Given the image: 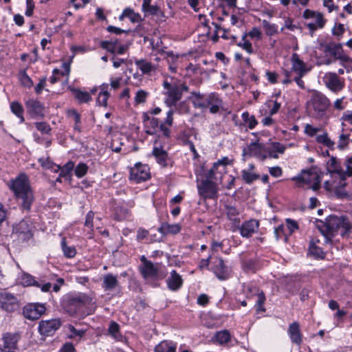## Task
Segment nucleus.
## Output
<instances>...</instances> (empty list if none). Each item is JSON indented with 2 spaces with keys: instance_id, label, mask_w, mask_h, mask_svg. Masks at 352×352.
Masks as SVG:
<instances>
[{
  "instance_id": "nucleus-58",
  "label": "nucleus",
  "mask_w": 352,
  "mask_h": 352,
  "mask_svg": "<svg viewBox=\"0 0 352 352\" xmlns=\"http://www.w3.org/2000/svg\"><path fill=\"white\" fill-rule=\"evenodd\" d=\"M174 107L180 113H186L189 111V107L185 101L180 102L179 104L177 103V105Z\"/></svg>"
},
{
  "instance_id": "nucleus-24",
  "label": "nucleus",
  "mask_w": 352,
  "mask_h": 352,
  "mask_svg": "<svg viewBox=\"0 0 352 352\" xmlns=\"http://www.w3.org/2000/svg\"><path fill=\"white\" fill-rule=\"evenodd\" d=\"M118 280L116 276L112 274H107L102 278V287L106 291H111L118 286Z\"/></svg>"
},
{
  "instance_id": "nucleus-52",
  "label": "nucleus",
  "mask_w": 352,
  "mask_h": 352,
  "mask_svg": "<svg viewBox=\"0 0 352 352\" xmlns=\"http://www.w3.org/2000/svg\"><path fill=\"white\" fill-rule=\"evenodd\" d=\"M74 167V164L72 162H67L63 168H60V176L65 177L69 174Z\"/></svg>"
},
{
  "instance_id": "nucleus-25",
  "label": "nucleus",
  "mask_w": 352,
  "mask_h": 352,
  "mask_svg": "<svg viewBox=\"0 0 352 352\" xmlns=\"http://www.w3.org/2000/svg\"><path fill=\"white\" fill-rule=\"evenodd\" d=\"M267 148V157L269 156L272 158H277L278 153H283L285 147L278 142H272L266 146Z\"/></svg>"
},
{
  "instance_id": "nucleus-16",
  "label": "nucleus",
  "mask_w": 352,
  "mask_h": 352,
  "mask_svg": "<svg viewBox=\"0 0 352 352\" xmlns=\"http://www.w3.org/2000/svg\"><path fill=\"white\" fill-rule=\"evenodd\" d=\"M25 107L28 113L31 116H43L44 106L40 101L34 99H29L25 102Z\"/></svg>"
},
{
  "instance_id": "nucleus-62",
  "label": "nucleus",
  "mask_w": 352,
  "mask_h": 352,
  "mask_svg": "<svg viewBox=\"0 0 352 352\" xmlns=\"http://www.w3.org/2000/svg\"><path fill=\"white\" fill-rule=\"evenodd\" d=\"M286 225L288 229L289 230L290 234H292L295 230H297L298 228L297 222L290 219H286Z\"/></svg>"
},
{
  "instance_id": "nucleus-50",
  "label": "nucleus",
  "mask_w": 352,
  "mask_h": 352,
  "mask_svg": "<svg viewBox=\"0 0 352 352\" xmlns=\"http://www.w3.org/2000/svg\"><path fill=\"white\" fill-rule=\"evenodd\" d=\"M317 141L320 143H322L329 147H331L334 145V142L331 141L328 137L327 133L318 135L317 137Z\"/></svg>"
},
{
  "instance_id": "nucleus-54",
  "label": "nucleus",
  "mask_w": 352,
  "mask_h": 352,
  "mask_svg": "<svg viewBox=\"0 0 352 352\" xmlns=\"http://www.w3.org/2000/svg\"><path fill=\"white\" fill-rule=\"evenodd\" d=\"M107 30L110 32V33H114L116 34H121L122 33H126V34H129V32H131V30H122L120 28H117V27H115V26H113V25H109L107 28Z\"/></svg>"
},
{
  "instance_id": "nucleus-22",
  "label": "nucleus",
  "mask_w": 352,
  "mask_h": 352,
  "mask_svg": "<svg viewBox=\"0 0 352 352\" xmlns=\"http://www.w3.org/2000/svg\"><path fill=\"white\" fill-rule=\"evenodd\" d=\"M325 83L327 87L333 91H340L344 87L339 77L335 73H330L329 76L326 77Z\"/></svg>"
},
{
  "instance_id": "nucleus-42",
  "label": "nucleus",
  "mask_w": 352,
  "mask_h": 352,
  "mask_svg": "<svg viewBox=\"0 0 352 352\" xmlns=\"http://www.w3.org/2000/svg\"><path fill=\"white\" fill-rule=\"evenodd\" d=\"M43 167H45L48 169H52L54 172H58L60 169V166L53 164L48 157L47 158H40L38 160Z\"/></svg>"
},
{
  "instance_id": "nucleus-37",
  "label": "nucleus",
  "mask_w": 352,
  "mask_h": 352,
  "mask_svg": "<svg viewBox=\"0 0 352 352\" xmlns=\"http://www.w3.org/2000/svg\"><path fill=\"white\" fill-rule=\"evenodd\" d=\"M309 253L316 258H323L324 257L322 250L311 241L309 248Z\"/></svg>"
},
{
  "instance_id": "nucleus-53",
  "label": "nucleus",
  "mask_w": 352,
  "mask_h": 352,
  "mask_svg": "<svg viewBox=\"0 0 352 352\" xmlns=\"http://www.w3.org/2000/svg\"><path fill=\"white\" fill-rule=\"evenodd\" d=\"M328 168L330 172L339 173L338 166L336 157H332L327 163Z\"/></svg>"
},
{
  "instance_id": "nucleus-14",
  "label": "nucleus",
  "mask_w": 352,
  "mask_h": 352,
  "mask_svg": "<svg viewBox=\"0 0 352 352\" xmlns=\"http://www.w3.org/2000/svg\"><path fill=\"white\" fill-rule=\"evenodd\" d=\"M20 338L19 333H6L3 336V350L7 352H14L17 349V343Z\"/></svg>"
},
{
  "instance_id": "nucleus-8",
  "label": "nucleus",
  "mask_w": 352,
  "mask_h": 352,
  "mask_svg": "<svg viewBox=\"0 0 352 352\" xmlns=\"http://www.w3.org/2000/svg\"><path fill=\"white\" fill-rule=\"evenodd\" d=\"M0 307L6 311H13L18 308L16 296L6 291L0 292Z\"/></svg>"
},
{
  "instance_id": "nucleus-38",
  "label": "nucleus",
  "mask_w": 352,
  "mask_h": 352,
  "mask_svg": "<svg viewBox=\"0 0 352 352\" xmlns=\"http://www.w3.org/2000/svg\"><path fill=\"white\" fill-rule=\"evenodd\" d=\"M242 118L244 123L248 125L250 129H253L258 123L255 117L254 116L250 115V113L247 111L243 113Z\"/></svg>"
},
{
  "instance_id": "nucleus-5",
  "label": "nucleus",
  "mask_w": 352,
  "mask_h": 352,
  "mask_svg": "<svg viewBox=\"0 0 352 352\" xmlns=\"http://www.w3.org/2000/svg\"><path fill=\"white\" fill-rule=\"evenodd\" d=\"M321 174L315 168L309 170H303L301 174L293 178L298 187L307 186L308 188L316 191L320 188Z\"/></svg>"
},
{
  "instance_id": "nucleus-9",
  "label": "nucleus",
  "mask_w": 352,
  "mask_h": 352,
  "mask_svg": "<svg viewBox=\"0 0 352 352\" xmlns=\"http://www.w3.org/2000/svg\"><path fill=\"white\" fill-rule=\"evenodd\" d=\"M61 325L60 319L42 320L39 323V332L41 335L51 336L54 334Z\"/></svg>"
},
{
  "instance_id": "nucleus-31",
  "label": "nucleus",
  "mask_w": 352,
  "mask_h": 352,
  "mask_svg": "<svg viewBox=\"0 0 352 352\" xmlns=\"http://www.w3.org/2000/svg\"><path fill=\"white\" fill-rule=\"evenodd\" d=\"M176 346L167 341L161 342L155 347V352H175Z\"/></svg>"
},
{
  "instance_id": "nucleus-57",
  "label": "nucleus",
  "mask_w": 352,
  "mask_h": 352,
  "mask_svg": "<svg viewBox=\"0 0 352 352\" xmlns=\"http://www.w3.org/2000/svg\"><path fill=\"white\" fill-rule=\"evenodd\" d=\"M236 45L239 47H241L243 50H245L248 54L253 53L252 45V43L249 41H245L243 43L242 42L237 43Z\"/></svg>"
},
{
  "instance_id": "nucleus-32",
  "label": "nucleus",
  "mask_w": 352,
  "mask_h": 352,
  "mask_svg": "<svg viewBox=\"0 0 352 352\" xmlns=\"http://www.w3.org/2000/svg\"><path fill=\"white\" fill-rule=\"evenodd\" d=\"M249 291L250 292H252L253 291L255 292L256 294L257 295V301H256V307L257 311H265V309L263 307V305L265 300V296L263 292H259V290L257 288H249Z\"/></svg>"
},
{
  "instance_id": "nucleus-40",
  "label": "nucleus",
  "mask_w": 352,
  "mask_h": 352,
  "mask_svg": "<svg viewBox=\"0 0 352 352\" xmlns=\"http://www.w3.org/2000/svg\"><path fill=\"white\" fill-rule=\"evenodd\" d=\"M262 23L267 35L273 36L278 33L277 25L275 24H270L267 20H263Z\"/></svg>"
},
{
  "instance_id": "nucleus-55",
  "label": "nucleus",
  "mask_w": 352,
  "mask_h": 352,
  "mask_svg": "<svg viewBox=\"0 0 352 352\" xmlns=\"http://www.w3.org/2000/svg\"><path fill=\"white\" fill-rule=\"evenodd\" d=\"M342 51V47L340 43L336 44L333 43L331 56H333L336 59Z\"/></svg>"
},
{
  "instance_id": "nucleus-18",
  "label": "nucleus",
  "mask_w": 352,
  "mask_h": 352,
  "mask_svg": "<svg viewBox=\"0 0 352 352\" xmlns=\"http://www.w3.org/2000/svg\"><path fill=\"white\" fill-rule=\"evenodd\" d=\"M259 226L258 221L251 219L243 223L240 228V233L243 237H250L257 232Z\"/></svg>"
},
{
  "instance_id": "nucleus-48",
  "label": "nucleus",
  "mask_w": 352,
  "mask_h": 352,
  "mask_svg": "<svg viewBox=\"0 0 352 352\" xmlns=\"http://www.w3.org/2000/svg\"><path fill=\"white\" fill-rule=\"evenodd\" d=\"M230 164V162L228 160V157H223L222 160L218 161L217 162L214 163L213 164V166L212 167V168L210 170V172H209V177H212L213 175H214V172H215V170L217 168V166L219 165H227Z\"/></svg>"
},
{
  "instance_id": "nucleus-35",
  "label": "nucleus",
  "mask_w": 352,
  "mask_h": 352,
  "mask_svg": "<svg viewBox=\"0 0 352 352\" xmlns=\"http://www.w3.org/2000/svg\"><path fill=\"white\" fill-rule=\"evenodd\" d=\"M214 338L219 344H223L230 340V334L227 330L221 331L215 334Z\"/></svg>"
},
{
  "instance_id": "nucleus-12",
  "label": "nucleus",
  "mask_w": 352,
  "mask_h": 352,
  "mask_svg": "<svg viewBox=\"0 0 352 352\" xmlns=\"http://www.w3.org/2000/svg\"><path fill=\"white\" fill-rule=\"evenodd\" d=\"M173 111L170 109L167 112L166 118L164 122H161L159 119L152 117L148 126L153 129H155L159 126L162 132H169V130L166 125L170 126L172 124L173 120Z\"/></svg>"
},
{
  "instance_id": "nucleus-30",
  "label": "nucleus",
  "mask_w": 352,
  "mask_h": 352,
  "mask_svg": "<svg viewBox=\"0 0 352 352\" xmlns=\"http://www.w3.org/2000/svg\"><path fill=\"white\" fill-rule=\"evenodd\" d=\"M18 78L22 86L29 89L33 86V81L27 74L25 69L19 71L18 74Z\"/></svg>"
},
{
  "instance_id": "nucleus-23",
  "label": "nucleus",
  "mask_w": 352,
  "mask_h": 352,
  "mask_svg": "<svg viewBox=\"0 0 352 352\" xmlns=\"http://www.w3.org/2000/svg\"><path fill=\"white\" fill-rule=\"evenodd\" d=\"M183 283L182 276L176 271L173 270L170 276L167 279V285L170 290L176 291L179 289Z\"/></svg>"
},
{
  "instance_id": "nucleus-39",
  "label": "nucleus",
  "mask_w": 352,
  "mask_h": 352,
  "mask_svg": "<svg viewBox=\"0 0 352 352\" xmlns=\"http://www.w3.org/2000/svg\"><path fill=\"white\" fill-rule=\"evenodd\" d=\"M241 176L243 179L247 184H251L252 182L258 179L259 178V175L254 173H252L250 170H243L241 172Z\"/></svg>"
},
{
  "instance_id": "nucleus-4",
  "label": "nucleus",
  "mask_w": 352,
  "mask_h": 352,
  "mask_svg": "<svg viewBox=\"0 0 352 352\" xmlns=\"http://www.w3.org/2000/svg\"><path fill=\"white\" fill-rule=\"evenodd\" d=\"M195 108L207 109L210 107L212 113L219 112L222 106V100L217 93H210L208 95L199 92L192 91L188 97Z\"/></svg>"
},
{
  "instance_id": "nucleus-27",
  "label": "nucleus",
  "mask_w": 352,
  "mask_h": 352,
  "mask_svg": "<svg viewBox=\"0 0 352 352\" xmlns=\"http://www.w3.org/2000/svg\"><path fill=\"white\" fill-rule=\"evenodd\" d=\"M292 71H294L299 73H307V70L306 69L305 63L300 59L299 56L294 53L292 56Z\"/></svg>"
},
{
  "instance_id": "nucleus-56",
  "label": "nucleus",
  "mask_w": 352,
  "mask_h": 352,
  "mask_svg": "<svg viewBox=\"0 0 352 352\" xmlns=\"http://www.w3.org/2000/svg\"><path fill=\"white\" fill-rule=\"evenodd\" d=\"M94 212L93 211H89L86 216V219L85 222V226L90 229L94 228Z\"/></svg>"
},
{
  "instance_id": "nucleus-44",
  "label": "nucleus",
  "mask_w": 352,
  "mask_h": 352,
  "mask_svg": "<svg viewBox=\"0 0 352 352\" xmlns=\"http://www.w3.org/2000/svg\"><path fill=\"white\" fill-rule=\"evenodd\" d=\"M108 331L109 333L116 339H118V338L120 336L119 325L115 322H111Z\"/></svg>"
},
{
  "instance_id": "nucleus-60",
  "label": "nucleus",
  "mask_w": 352,
  "mask_h": 352,
  "mask_svg": "<svg viewBox=\"0 0 352 352\" xmlns=\"http://www.w3.org/2000/svg\"><path fill=\"white\" fill-rule=\"evenodd\" d=\"M27 9L25 10V15L27 16H32L34 9V3L33 0H26Z\"/></svg>"
},
{
  "instance_id": "nucleus-29",
  "label": "nucleus",
  "mask_w": 352,
  "mask_h": 352,
  "mask_svg": "<svg viewBox=\"0 0 352 352\" xmlns=\"http://www.w3.org/2000/svg\"><path fill=\"white\" fill-rule=\"evenodd\" d=\"M11 111L19 118H20L21 122L24 121L23 118V107L22 104L18 101H13L10 103Z\"/></svg>"
},
{
  "instance_id": "nucleus-59",
  "label": "nucleus",
  "mask_w": 352,
  "mask_h": 352,
  "mask_svg": "<svg viewBox=\"0 0 352 352\" xmlns=\"http://www.w3.org/2000/svg\"><path fill=\"white\" fill-rule=\"evenodd\" d=\"M46 77H43L40 79L39 82L36 85L34 89L36 94H41L42 91L43 90L46 85Z\"/></svg>"
},
{
  "instance_id": "nucleus-6",
  "label": "nucleus",
  "mask_w": 352,
  "mask_h": 352,
  "mask_svg": "<svg viewBox=\"0 0 352 352\" xmlns=\"http://www.w3.org/2000/svg\"><path fill=\"white\" fill-rule=\"evenodd\" d=\"M243 156L244 158L246 157H256L264 160L267 158L266 146H263L258 142H253L243 148Z\"/></svg>"
},
{
  "instance_id": "nucleus-15",
  "label": "nucleus",
  "mask_w": 352,
  "mask_h": 352,
  "mask_svg": "<svg viewBox=\"0 0 352 352\" xmlns=\"http://www.w3.org/2000/svg\"><path fill=\"white\" fill-rule=\"evenodd\" d=\"M21 283L25 287L28 286H36L38 287H41V290L43 292H48L52 287L50 283H47L41 285L36 280H35L34 278L28 273H23L21 277L20 278Z\"/></svg>"
},
{
  "instance_id": "nucleus-49",
  "label": "nucleus",
  "mask_w": 352,
  "mask_h": 352,
  "mask_svg": "<svg viewBox=\"0 0 352 352\" xmlns=\"http://www.w3.org/2000/svg\"><path fill=\"white\" fill-rule=\"evenodd\" d=\"M68 329L70 331V333L68 335V337L70 339H74L76 337L81 338L84 335V331L82 330H76L74 327L72 325H69Z\"/></svg>"
},
{
  "instance_id": "nucleus-7",
  "label": "nucleus",
  "mask_w": 352,
  "mask_h": 352,
  "mask_svg": "<svg viewBox=\"0 0 352 352\" xmlns=\"http://www.w3.org/2000/svg\"><path fill=\"white\" fill-rule=\"evenodd\" d=\"M12 235L20 241H24L32 236V225L29 221L23 220L13 227Z\"/></svg>"
},
{
  "instance_id": "nucleus-34",
  "label": "nucleus",
  "mask_w": 352,
  "mask_h": 352,
  "mask_svg": "<svg viewBox=\"0 0 352 352\" xmlns=\"http://www.w3.org/2000/svg\"><path fill=\"white\" fill-rule=\"evenodd\" d=\"M135 64L142 72L145 74H149L153 69L152 64L144 59L135 60Z\"/></svg>"
},
{
  "instance_id": "nucleus-41",
  "label": "nucleus",
  "mask_w": 352,
  "mask_h": 352,
  "mask_svg": "<svg viewBox=\"0 0 352 352\" xmlns=\"http://www.w3.org/2000/svg\"><path fill=\"white\" fill-rule=\"evenodd\" d=\"M100 47L113 54L111 60H114L116 58L115 54L116 52V47L109 42V41H101L100 42Z\"/></svg>"
},
{
  "instance_id": "nucleus-13",
  "label": "nucleus",
  "mask_w": 352,
  "mask_h": 352,
  "mask_svg": "<svg viewBox=\"0 0 352 352\" xmlns=\"http://www.w3.org/2000/svg\"><path fill=\"white\" fill-rule=\"evenodd\" d=\"M199 191L204 198H214L217 196V188L213 182L206 179L199 186Z\"/></svg>"
},
{
  "instance_id": "nucleus-1",
  "label": "nucleus",
  "mask_w": 352,
  "mask_h": 352,
  "mask_svg": "<svg viewBox=\"0 0 352 352\" xmlns=\"http://www.w3.org/2000/svg\"><path fill=\"white\" fill-rule=\"evenodd\" d=\"M9 187L14 192L20 208L23 211H30L35 196L28 176L25 173H20L11 181Z\"/></svg>"
},
{
  "instance_id": "nucleus-46",
  "label": "nucleus",
  "mask_w": 352,
  "mask_h": 352,
  "mask_svg": "<svg viewBox=\"0 0 352 352\" xmlns=\"http://www.w3.org/2000/svg\"><path fill=\"white\" fill-rule=\"evenodd\" d=\"M87 170L88 166L84 163H80L76 166L75 169V174L78 177L80 178L85 175Z\"/></svg>"
},
{
  "instance_id": "nucleus-10",
  "label": "nucleus",
  "mask_w": 352,
  "mask_h": 352,
  "mask_svg": "<svg viewBox=\"0 0 352 352\" xmlns=\"http://www.w3.org/2000/svg\"><path fill=\"white\" fill-rule=\"evenodd\" d=\"M45 307L41 304H30L23 308V314L25 318L34 320L39 318L45 312Z\"/></svg>"
},
{
  "instance_id": "nucleus-28",
  "label": "nucleus",
  "mask_w": 352,
  "mask_h": 352,
  "mask_svg": "<svg viewBox=\"0 0 352 352\" xmlns=\"http://www.w3.org/2000/svg\"><path fill=\"white\" fill-rule=\"evenodd\" d=\"M153 155L155 157L157 163L162 166H166L168 162V155L166 152L161 148L154 147L153 152Z\"/></svg>"
},
{
  "instance_id": "nucleus-63",
  "label": "nucleus",
  "mask_w": 352,
  "mask_h": 352,
  "mask_svg": "<svg viewBox=\"0 0 352 352\" xmlns=\"http://www.w3.org/2000/svg\"><path fill=\"white\" fill-rule=\"evenodd\" d=\"M323 1L324 6L328 8L329 12L338 9V6L334 5L333 0H323Z\"/></svg>"
},
{
  "instance_id": "nucleus-64",
  "label": "nucleus",
  "mask_w": 352,
  "mask_h": 352,
  "mask_svg": "<svg viewBox=\"0 0 352 352\" xmlns=\"http://www.w3.org/2000/svg\"><path fill=\"white\" fill-rule=\"evenodd\" d=\"M274 234L276 240H278L283 236H284V226L283 225H280L276 228L274 229Z\"/></svg>"
},
{
  "instance_id": "nucleus-36",
  "label": "nucleus",
  "mask_w": 352,
  "mask_h": 352,
  "mask_svg": "<svg viewBox=\"0 0 352 352\" xmlns=\"http://www.w3.org/2000/svg\"><path fill=\"white\" fill-rule=\"evenodd\" d=\"M73 93L80 102H88L91 100L90 94L87 91H82L78 89H74Z\"/></svg>"
},
{
  "instance_id": "nucleus-43",
  "label": "nucleus",
  "mask_w": 352,
  "mask_h": 352,
  "mask_svg": "<svg viewBox=\"0 0 352 352\" xmlns=\"http://www.w3.org/2000/svg\"><path fill=\"white\" fill-rule=\"evenodd\" d=\"M351 140L349 139V134L341 133L339 138L338 147L340 150L344 149L349 144Z\"/></svg>"
},
{
  "instance_id": "nucleus-26",
  "label": "nucleus",
  "mask_w": 352,
  "mask_h": 352,
  "mask_svg": "<svg viewBox=\"0 0 352 352\" xmlns=\"http://www.w3.org/2000/svg\"><path fill=\"white\" fill-rule=\"evenodd\" d=\"M181 230L179 224H169L168 223H163L158 228V231L163 235L167 234H176Z\"/></svg>"
},
{
  "instance_id": "nucleus-47",
  "label": "nucleus",
  "mask_w": 352,
  "mask_h": 352,
  "mask_svg": "<svg viewBox=\"0 0 352 352\" xmlns=\"http://www.w3.org/2000/svg\"><path fill=\"white\" fill-rule=\"evenodd\" d=\"M148 95V94L146 91L142 89L138 90L135 97V101L138 104L144 103L145 102Z\"/></svg>"
},
{
  "instance_id": "nucleus-19",
  "label": "nucleus",
  "mask_w": 352,
  "mask_h": 352,
  "mask_svg": "<svg viewBox=\"0 0 352 352\" xmlns=\"http://www.w3.org/2000/svg\"><path fill=\"white\" fill-rule=\"evenodd\" d=\"M214 272L219 279L226 280L230 276V270L221 258H217L214 262Z\"/></svg>"
},
{
  "instance_id": "nucleus-21",
  "label": "nucleus",
  "mask_w": 352,
  "mask_h": 352,
  "mask_svg": "<svg viewBox=\"0 0 352 352\" xmlns=\"http://www.w3.org/2000/svg\"><path fill=\"white\" fill-rule=\"evenodd\" d=\"M288 333L293 343L300 345L302 342V335L300 332V324L297 322L292 323L289 326Z\"/></svg>"
},
{
  "instance_id": "nucleus-17",
  "label": "nucleus",
  "mask_w": 352,
  "mask_h": 352,
  "mask_svg": "<svg viewBox=\"0 0 352 352\" xmlns=\"http://www.w3.org/2000/svg\"><path fill=\"white\" fill-rule=\"evenodd\" d=\"M165 94L168 95L169 98L166 99V103L168 107L176 106L177 103L180 100L182 96V93L178 87V85L173 84V86L167 91Z\"/></svg>"
},
{
  "instance_id": "nucleus-3",
  "label": "nucleus",
  "mask_w": 352,
  "mask_h": 352,
  "mask_svg": "<svg viewBox=\"0 0 352 352\" xmlns=\"http://www.w3.org/2000/svg\"><path fill=\"white\" fill-rule=\"evenodd\" d=\"M330 104L329 100L323 94L316 91L307 102V113L316 119H327Z\"/></svg>"
},
{
  "instance_id": "nucleus-51",
  "label": "nucleus",
  "mask_w": 352,
  "mask_h": 352,
  "mask_svg": "<svg viewBox=\"0 0 352 352\" xmlns=\"http://www.w3.org/2000/svg\"><path fill=\"white\" fill-rule=\"evenodd\" d=\"M145 13H148L151 15H163V12L161 10L158 6L151 5L146 10L144 11Z\"/></svg>"
},
{
  "instance_id": "nucleus-45",
  "label": "nucleus",
  "mask_w": 352,
  "mask_h": 352,
  "mask_svg": "<svg viewBox=\"0 0 352 352\" xmlns=\"http://www.w3.org/2000/svg\"><path fill=\"white\" fill-rule=\"evenodd\" d=\"M110 94L108 91H101L97 98V103L100 106L106 107L107 105V100Z\"/></svg>"
},
{
  "instance_id": "nucleus-2",
  "label": "nucleus",
  "mask_w": 352,
  "mask_h": 352,
  "mask_svg": "<svg viewBox=\"0 0 352 352\" xmlns=\"http://www.w3.org/2000/svg\"><path fill=\"white\" fill-rule=\"evenodd\" d=\"M315 223L327 242L331 241L339 231L342 236H345L352 229L350 221L344 216L329 215L324 221L316 219Z\"/></svg>"
},
{
  "instance_id": "nucleus-11",
  "label": "nucleus",
  "mask_w": 352,
  "mask_h": 352,
  "mask_svg": "<svg viewBox=\"0 0 352 352\" xmlns=\"http://www.w3.org/2000/svg\"><path fill=\"white\" fill-rule=\"evenodd\" d=\"M150 177V174L146 166L136 164L130 171V179L139 183L146 181Z\"/></svg>"
},
{
  "instance_id": "nucleus-20",
  "label": "nucleus",
  "mask_w": 352,
  "mask_h": 352,
  "mask_svg": "<svg viewBox=\"0 0 352 352\" xmlns=\"http://www.w3.org/2000/svg\"><path fill=\"white\" fill-rule=\"evenodd\" d=\"M143 266L141 267V272L144 277H155L157 274V265H154L152 262L146 260L144 256L142 258Z\"/></svg>"
},
{
  "instance_id": "nucleus-33",
  "label": "nucleus",
  "mask_w": 352,
  "mask_h": 352,
  "mask_svg": "<svg viewBox=\"0 0 352 352\" xmlns=\"http://www.w3.org/2000/svg\"><path fill=\"white\" fill-rule=\"evenodd\" d=\"M61 248L64 255L67 258H73L76 254V248L74 246H68L66 243L65 238H63L61 241Z\"/></svg>"
},
{
  "instance_id": "nucleus-61",
  "label": "nucleus",
  "mask_w": 352,
  "mask_h": 352,
  "mask_svg": "<svg viewBox=\"0 0 352 352\" xmlns=\"http://www.w3.org/2000/svg\"><path fill=\"white\" fill-rule=\"evenodd\" d=\"M315 17L316 18V25L319 28H322L326 23V20L324 19L322 14L317 12Z\"/></svg>"
}]
</instances>
